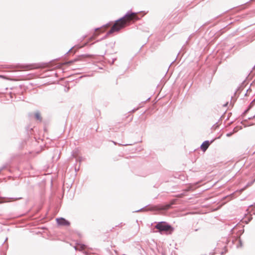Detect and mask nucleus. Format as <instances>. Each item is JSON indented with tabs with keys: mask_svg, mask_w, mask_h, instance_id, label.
Wrapping results in <instances>:
<instances>
[{
	"mask_svg": "<svg viewBox=\"0 0 255 255\" xmlns=\"http://www.w3.org/2000/svg\"><path fill=\"white\" fill-rule=\"evenodd\" d=\"M139 19L137 13L128 12L124 17L116 20L111 27L108 34H111L115 32H118L121 29L129 25L131 23H134L135 21Z\"/></svg>",
	"mask_w": 255,
	"mask_h": 255,
	"instance_id": "obj_1",
	"label": "nucleus"
},
{
	"mask_svg": "<svg viewBox=\"0 0 255 255\" xmlns=\"http://www.w3.org/2000/svg\"><path fill=\"white\" fill-rule=\"evenodd\" d=\"M155 228L159 230V232L168 231L171 229V227L165 224V223H159L156 226Z\"/></svg>",
	"mask_w": 255,
	"mask_h": 255,
	"instance_id": "obj_2",
	"label": "nucleus"
},
{
	"mask_svg": "<svg viewBox=\"0 0 255 255\" xmlns=\"http://www.w3.org/2000/svg\"><path fill=\"white\" fill-rule=\"evenodd\" d=\"M89 57V55H80L73 60H71L68 62L64 63L63 65H72V64H73L75 62L80 61V60H82L84 58H85L86 57Z\"/></svg>",
	"mask_w": 255,
	"mask_h": 255,
	"instance_id": "obj_3",
	"label": "nucleus"
},
{
	"mask_svg": "<svg viewBox=\"0 0 255 255\" xmlns=\"http://www.w3.org/2000/svg\"><path fill=\"white\" fill-rule=\"evenodd\" d=\"M56 221L59 225L64 226H68L70 225V223L64 218L57 219Z\"/></svg>",
	"mask_w": 255,
	"mask_h": 255,
	"instance_id": "obj_4",
	"label": "nucleus"
},
{
	"mask_svg": "<svg viewBox=\"0 0 255 255\" xmlns=\"http://www.w3.org/2000/svg\"><path fill=\"white\" fill-rule=\"evenodd\" d=\"M210 144V143L209 141H204L202 145H201V149L203 151L205 152L208 147L209 146Z\"/></svg>",
	"mask_w": 255,
	"mask_h": 255,
	"instance_id": "obj_5",
	"label": "nucleus"
},
{
	"mask_svg": "<svg viewBox=\"0 0 255 255\" xmlns=\"http://www.w3.org/2000/svg\"><path fill=\"white\" fill-rule=\"evenodd\" d=\"M86 249V246L83 244H77L75 246V249L79 251H83Z\"/></svg>",
	"mask_w": 255,
	"mask_h": 255,
	"instance_id": "obj_6",
	"label": "nucleus"
},
{
	"mask_svg": "<svg viewBox=\"0 0 255 255\" xmlns=\"http://www.w3.org/2000/svg\"><path fill=\"white\" fill-rule=\"evenodd\" d=\"M104 31V30H102V29H100V28L97 29L95 31V33H94L93 36L91 38V39H95L96 38V37L99 34L100 32H103Z\"/></svg>",
	"mask_w": 255,
	"mask_h": 255,
	"instance_id": "obj_7",
	"label": "nucleus"
},
{
	"mask_svg": "<svg viewBox=\"0 0 255 255\" xmlns=\"http://www.w3.org/2000/svg\"><path fill=\"white\" fill-rule=\"evenodd\" d=\"M35 117L36 120H39L40 121H41L42 118L41 117V115H40V113H36L35 114Z\"/></svg>",
	"mask_w": 255,
	"mask_h": 255,
	"instance_id": "obj_8",
	"label": "nucleus"
},
{
	"mask_svg": "<svg viewBox=\"0 0 255 255\" xmlns=\"http://www.w3.org/2000/svg\"><path fill=\"white\" fill-rule=\"evenodd\" d=\"M28 70L34 69L38 68V67L35 66L34 65H30L27 66Z\"/></svg>",
	"mask_w": 255,
	"mask_h": 255,
	"instance_id": "obj_9",
	"label": "nucleus"
},
{
	"mask_svg": "<svg viewBox=\"0 0 255 255\" xmlns=\"http://www.w3.org/2000/svg\"><path fill=\"white\" fill-rule=\"evenodd\" d=\"M170 207V205H167L165 206H164L163 208H162V209L166 210L168 209Z\"/></svg>",
	"mask_w": 255,
	"mask_h": 255,
	"instance_id": "obj_10",
	"label": "nucleus"
},
{
	"mask_svg": "<svg viewBox=\"0 0 255 255\" xmlns=\"http://www.w3.org/2000/svg\"><path fill=\"white\" fill-rule=\"evenodd\" d=\"M183 196V194H181L180 195H177L176 197H179V198H181Z\"/></svg>",
	"mask_w": 255,
	"mask_h": 255,
	"instance_id": "obj_11",
	"label": "nucleus"
},
{
	"mask_svg": "<svg viewBox=\"0 0 255 255\" xmlns=\"http://www.w3.org/2000/svg\"><path fill=\"white\" fill-rule=\"evenodd\" d=\"M5 201H3L2 199H0V203H3V202H4Z\"/></svg>",
	"mask_w": 255,
	"mask_h": 255,
	"instance_id": "obj_12",
	"label": "nucleus"
},
{
	"mask_svg": "<svg viewBox=\"0 0 255 255\" xmlns=\"http://www.w3.org/2000/svg\"><path fill=\"white\" fill-rule=\"evenodd\" d=\"M228 104V102H227L225 105H224V106H226Z\"/></svg>",
	"mask_w": 255,
	"mask_h": 255,
	"instance_id": "obj_13",
	"label": "nucleus"
}]
</instances>
